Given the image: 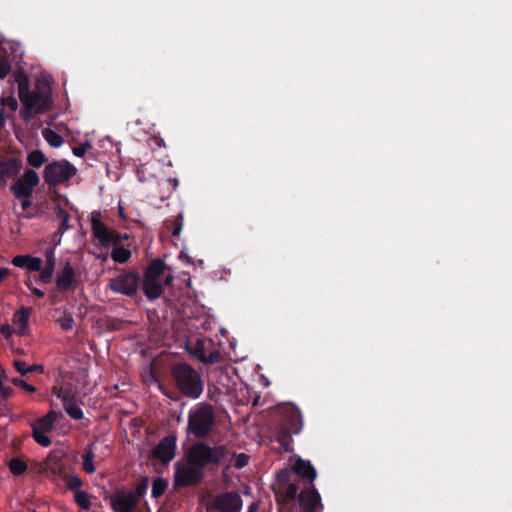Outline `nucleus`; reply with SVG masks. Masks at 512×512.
I'll return each instance as SVG.
<instances>
[{"instance_id":"obj_10","label":"nucleus","mask_w":512,"mask_h":512,"mask_svg":"<svg viewBox=\"0 0 512 512\" xmlns=\"http://www.w3.org/2000/svg\"><path fill=\"white\" fill-rule=\"evenodd\" d=\"M204 477V472L187 460V463L177 462L174 472L175 487H190L198 485Z\"/></svg>"},{"instance_id":"obj_7","label":"nucleus","mask_w":512,"mask_h":512,"mask_svg":"<svg viewBox=\"0 0 512 512\" xmlns=\"http://www.w3.org/2000/svg\"><path fill=\"white\" fill-rule=\"evenodd\" d=\"M243 500L237 491H225L215 495L207 504V512H241Z\"/></svg>"},{"instance_id":"obj_38","label":"nucleus","mask_w":512,"mask_h":512,"mask_svg":"<svg viewBox=\"0 0 512 512\" xmlns=\"http://www.w3.org/2000/svg\"><path fill=\"white\" fill-rule=\"evenodd\" d=\"M18 179L20 181L25 182L26 184H28V186L32 187L33 189L40 182L38 174L34 170H32V169L26 170L24 175L21 178H18Z\"/></svg>"},{"instance_id":"obj_36","label":"nucleus","mask_w":512,"mask_h":512,"mask_svg":"<svg viewBox=\"0 0 512 512\" xmlns=\"http://www.w3.org/2000/svg\"><path fill=\"white\" fill-rule=\"evenodd\" d=\"M74 501L82 510H89L91 508L90 497L88 493L83 490L74 493Z\"/></svg>"},{"instance_id":"obj_40","label":"nucleus","mask_w":512,"mask_h":512,"mask_svg":"<svg viewBox=\"0 0 512 512\" xmlns=\"http://www.w3.org/2000/svg\"><path fill=\"white\" fill-rule=\"evenodd\" d=\"M27 266L25 268L29 269L30 271H40L42 269V259L39 257H34L28 255L27 259Z\"/></svg>"},{"instance_id":"obj_21","label":"nucleus","mask_w":512,"mask_h":512,"mask_svg":"<svg viewBox=\"0 0 512 512\" xmlns=\"http://www.w3.org/2000/svg\"><path fill=\"white\" fill-rule=\"evenodd\" d=\"M142 290L144 295L150 300L158 299L164 292L162 283L158 280H142Z\"/></svg>"},{"instance_id":"obj_50","label":"nucleus","mask_w":512,"mask_h":512,"mask_svg":"<svg viewBox=\"0 0 512 512\" xmlns=\"http://www.w3.org/2000/svg\"><path fill=\"white\" fill-rule=\"evenodd\" d=\"M69 221H70V215L63 216L60 219V224H59L58 230H60L62 233L69 230L71 228V226L69 225Z\"/></svg>"},{"instance_id":"obj_55","label":"nucleus","mask_w":512,"mask_h":512,"mask_svg":"<svg viewBox=\"0 0 512 512\" xmlns=\"http://www.w3.org/2000/svg\"><path fill=\"white\" fill-rule=\"evenodd\" d=\"M10 274V270L6 267L0 268V283Z\"/></svg>"},{"instance_id":"obj_32","label":"nucleus","mask_w":512,"mask_h":512,"mask_svg":"<svg viewBox=\"0 0 512 512\" xmlns=\"http://www.w3.org/2000/svg\"><path fill=\"white\" fill-rule=\"evenodd\" d=\"M149 486V478L143 477L141 481L136 485L134 491H127L129 494L135 497L139 504L141 498L146 494Z\"/></svg>"},{"instance_id":"obj_15","label":"nucleus","mask_w":512,"mask_h":512,"mask_svg":"<svg viewBox=\"0 0 512 512\" xmlns=\"http://www.w3.org/2000/svg\"><path fill=\"white\" fill-rule=\"evenodd\" d=\"M298 500L303 512H315L317 507L323 509L320 494L314 485L302 490L298 495Z\"/></svg>"},{"instance_id":"obj_58","label":"nucleus","mask_w":512,"mask_h":512,"mask_svg":"<svg viewBox=\"0 0 512 512\" xmlns=\"http://www.w3.org/2000/svg\"><path fill=\"white\" fill-rule=\"evenodd\" d=\"M8 332H9V326H2V327H1V333H2L3 335H7V334H8Z\"/></svg>"},{"instance_id":"obj_48","label":"nucleus","mask_w":512,"mask_h":512,"mask_svg":"<svg viewBox=\"0 0 512 512\" xmlns=\"http://www.w3.org/2000/svg\"><path fill=\"white\" fill-rule=\"evenodd\" d=\"M27 259H28V255H17L15 256L11 263L15 266V267H18V268H25V266H27Z\"/></svg>"},{"instance_id":"obj_13","label":"nucleus","mask_w":512,"mask_h":512,"mask_svg":"<svg viewBox=\"0 0 512 512\" xmlns=\"http://www.w3.org/2000/svg\"><path fill=\"white\" fill-rule=\"evenodd\" d=\"M176 441L174 435L164 437L152 450V457L162 464H168L175 457Z\"/></svg>"},{"instance_id":"obj_11","label":"nucleus","mask_w":512,"mask_h":512,"mask_svg":"<svg viewBox=\"0 0 512 512\" xmlns=\"http://www.w3.org/2000/svg\"><path fill=\"white\" fill-rule=\"evenodd\" d=\"M37 471L46 475L52 481H57L65 477L66 465L64 462V455L61 451H52L47 458L36 464Z\"/></svg>"},{"instance_id":"obj_49","label":"nucleus","mask_w":512,"mask_h":512,"mask_svg":"<svg viewBox=\"0 0 512 512\" xmlns=\"http://www.w3.org/2000/svg\"><path fill=\"white\" fill-rule=\"evenodd\" d=\"M88 148H91V144L86 142L73 148V154L78 157H83Z\"/></svg>"},{"instance_id":"obj_12","label":"nucleus","mask_w":512,"mask_h":512,"mask_svg":"<svg viewBox=\"0 0 512 512\" xmlns=\"http://www.w3.org/2000/svg\"><path fill=\"white\" fill-rule=\"evenodd\" d=\"M186 350L203 364H216L221 357L217 349H212L208 354L206 353V340L203 338H198L195 342H188Z\"/></svg>"},{"instance_id":"obj_2","label":"nucleus","mask_w":512,"mask_h":512,"mask_svg":"<svg viewBox=\"0 0 512 512\" xmlns=\"http://www.w3.org/2000/svg\"><path fill=\"white\" fill-rule=\"evenodd\" d=\"M276 411L279 415L276 425L275 441L280 444L284 452H292L293 435H298L303 428V419L300 409L291 403L278 405Z\"/></svg>"},{"instance_id":"obj_62","label":"nucleus","mask_w":512,"mask_h":512,"mask_svg":"<svg viewBox=\"0 0 512 512\" xmlns=\"http://www.w3.org/2000/svg\"><path fill=\"white\" fill-rule=\"evenodd\" d=\"M25 217L28 218V219H31V218H33V214L28 213V214H26Z\"/></svg>"},{"instance_id":"obj_4","label":"nucleus","mask_w":512,"mask_h":512,"mask_svg":"<svg viewBox=\"0 0 512 512\" xmlns=\"http://www.w3.org/2000/svg\"><path fill=\"white\" fill-rule=\"evenodd\" d=\"M229 454L226 445L210 446L206 442L194 443L187 452V460L204 472L208 465L218 467Z\"/></svg>"},{"instance_id":"obj_59","label":"nucleus","mask_w":512,"mask_h":512,"mask_svg":"<svg viewBox=\"0 0 512 512\" xmlns=\"http://www.w3.org/2000/svg\"><path fill=\"white\" fill-rule=\"evenodd\" d=\"M256 511H257V506L255 504H251L248 507V511L247 512H256Z\"/></svg>"},{"instance_id":"obj_8","label":"nucleus","mask_w":512,"mask_h":512,"mask_svg":"<svg viewBox=\"0 0 512 512\" xmlns=\"http://www.w3.org/2000/svg\"><path fill=\"white\" fill-rule=\"evenodd\" d=\"M140 275L136 271H128L110 279L108 288L122 295L133 297L137 294L140 286Z\"/></svg>"},{"instance_id":"obj_19","label":"nucleus","mask_w":512,"mask_h":512,"mask_svg":"<svg viewBox=\"0 0 512 512\" xmlns=\"http://www.w3.org/2000/svg\"><path fill=\"white\" fill-rule=\"evenodd\" d=\"M22 168V162L19 159L12 158L0 162V180L6 184L9 178H15Z\"/></svg>"},{"instance_id":"obj_61","label":"nucleus","mask_w":512,"mask_h":512,"mask_svg":"<svg viewBox=\"0 0 512 512\" xmlns=\"http://www.w3.org/2000/svg\"><path fill=\"white\" fill-rule=\"evenodd\" d=\"M26 286L32 291L35 287L32 285V282L30 280L25 282Z\"/></svg>"},{"instance_id":"obj_3","label":"nucleus","mask_w":512,"mask_h":512,"mask_svg":"<svg viewBox=\"0 0 512 512\" xmlns=\"http://www.w3.org/2000/svg\"><path fill=\"white\" fill-rule=\"evenodd\" d=\"M175 386L187 398L198 399L204 390L200 373L188 363H176L171 368Z\"/></svg>"},{"instance_id":"obj_37","label":"nucleus","mask_w":512,"mask_h":512,"mask_svg":"<svg viewBox=\"0 0 512 512\" xmlns=\"http://www.w3.org/2000/svg\"><path fill=\"white\" fill-rule=\"evenodd\" d=\"M250 456L246 453H234L230 461L231 465L236 469H242L249 464Z\"/></svg>"},{"instance_id":"obj_41","label":"nucleus","mask_w":512,"mask_h":512,"mask_svg":"<svg viewBox=\"0 0 512 512\" xmlns=\"http://www.w3.org/2000/svg\"><path fill=\"white\" fill-rule=\"evenodd\" d=\"M283 494H284V497L286 498V500H288V501L295 500L296 497L299 495L298 494V485L295 483H290V484L286 485V489L284 490Z\"/></svg>"},{"instance_id":"obj_60","label":"nucleus","mask_w":512,"mask_h":512,"mask_svg":"<svg viewBox=\"0 0 512 512\" xmlns=\"http://www.w3.org/2000/svg\"><path fill=\"white\" fill-rule=\"evenodd\" d=\"M172 280H173V276L172 275H167L165 277V284H167V285L170 284Z\"/></svg>"},{"instance_id":"obj_17","label":"nucleus","mask_w":512,"mask_h":512,"mask_svg":"<svg viewBox=\"0 0 512 512\" xmlns=\"http://www.w3.org/2000/svg\"><path fill=\"white\" fill-rule=\"evenodd\" d=\"M55 282L56 287L61 292L74 290L76 283L75 270L70 261H66L58 271Z\"/></svg>"},{"instance_id":"obj_43","label":"nucleus","mask_w":512,"mask_h":512,"mask_svg":"<svg viewBox=\"0 0 512 512\" xmlns=\"http://www.w3.org/2000/svg\"><path fill=\"white\" fill-rule=\"evenodd\" d=\"M276 480L279 485L286 486V485L290 484V480H291L290 471L287 469H282V470L278 471L276 474Z\"/></svg>"},{"instance_id":"obj_46","label":"nucleus","mask_w":512,"mask_h":512,"mask_svg":"<svg viewBox=\"0 0 512 512\" xmlns=\"http://www.w3.org/2000/svg\"><path fill=\"white\" fill-rule=\"evenodd\" d=\"M147 144L153 151L165 146L164 140L159 136H150L147 139Z\"/></svg>"},{"instance_id":"obj_14","label":"nucleus","mask_w":512,"mask_h":512,"mask_svg":"<svg viewBox=\"0 0 512 512\" xmlns=\"http://www.w3.org/2000/svg\"><path fill=\"white\" fill-rule=\"evenodd\" d=\"M53 393L61 399L66 413L74 420H81L84 417L82 409L77 405L75 396L70 390L53 387Z\"/></svg>"},{"instance_id":"obj_34","label":"nucleus","mask_w":512,"mask_h":512,"mask_svg":"<svg viewBox=\"0 0 512 512\" xmlns=\"http://www.w3.org/2000/svg\"><path fill=\"white\" fill-rule=\"evenodd\" d=\"M61 480L65 481L66 486L70 491H81L80 488L83 486V481L78 475H68L66 473L65 477Z\"/></svg>"},{"instance_id":"obj_35","label":"nucleus","mask_w":512,"mask_h":512,"mask_svg":"<svg viewBox=\"0 0 512 512\" xmlns=\"http://www.w3.org/2000/svg\"><path fill=\"white\" fill-rule=\"evenodd\" d=\"M94 459V452L91 447L87 448L85 450V453L83 455V470L87 474H92L95 472V466L93 463Z\"/></svg>"},{"instance_id":"obj_47","label":"nucleus","mask_w":512,"mask_h":512,"mask_svg":"<svg viewBox=\"0 0 512 512\" xmlns=\"http://www.w3.org/2000/svg\"><path fill=\"white\" fill-rule=\"evenodd\" d=\"M3 106L7 107L11 111H16L18 108V102L15 97L9 96L2 99Z\"/></svg>"},{"instance_id":"obj_57","label":"nucleus","mask_w":512,"mask_h":512,"mask_svg":"<svg viewBox=\"0 0 512 512\" xmlns=\"http://www.w3.org/2000/svg\"><path fill=\"white\" fill-rule=\"evenodd\" d=\"M31 292H32L34 295H36L37 297H39V298H42V297H44V295H45L44 291H42V290H40V289H38V288H36V287H35L34 289H32V291H31Z\"/></svg>"},{"instance_id":"obj_42","label":"nucleus","mask_w":512,"mask_h":512,"mask_svg":"<svg viewBox=\"0 0 512 512\" xmlns=\"http://www.w3.org/2000/svg\"><path fill=\"white\" fill-rule=\"evenodd\" d=\"M12 66L7 57L0 55V79H4L11 71Z\"/></svg>"},{"instance_id":"obj_28","label":"nucleus","mask_w":512,"mask_h":512,"mask_svg":"<svg viewBox=\"0 0 512 512\" xmlns=\"http://www.w3.org/2000/svg\"><path fill=\"white\" fill-rule=\"evenodd\" d=\"M42 136L47 143L54 148L60 147L64 142L62 136L51 128H44L42 130Z\"/></svg>"},{"instance_id":"obj_44","label":"nucleus","mask_w":512,"mask_h":512,"mask_svg":"<svg viewBox=\"0 0 512 512\" xmlns=\"http://www.w3.org/2000/svg\"><path fill=\"white\" fill-rule=\"evenodd\" d=\"M60 327L64 331H70L73 329L74 326V319L71 315H65L64 317H61L57 320Z\"/></svg>"},{"instance_id":"obj_45","label":"nucleus","mask_w":512,"mask_h":512,"mask_svg":"<svg viewBox=\"0 0 512 512\" xmlns=\"http://www.w3.org/2000/svg\"><path fill=\"white\" fill-rule=\"evenodd\" d=\"M12 384L15 385L16 387H20L22 389H24L25 391L29 392V393H33L36 391V388L31 385V384H28L27 382H25L23 379L21 378H18V377H15L11 380Z\"/></svg>"},{"instance_id":"obj_53","label":"nucleus","mask_w":512,"mask_h":512,"mask_svg":"<svg viewBox=\"0 0 512 512\" xmlns=\"http://www.w3.org/2000/svg\"><path fill=\"white\" fill-rule=\"evenodd\" d=\"M63 234L64 233H62L58 229L53 233L51 239H52V242H53L54 246H57V245H59L61 243V239H62ZM53 248L55 249V247H53Z\"/></svg>"},{"instance_id":"obj_51","label":"nucleus","mask_w":512,"mask_h":512,"mask_svg":"<svg viewBox=\"0 0 512 512\" xmlns=\"http://www.w3.org/2000/svg\"><path fill=\"white\" fill-rule=\"evenodd\" d=\"M54 213L56 214L57 218L61 219L63 216H68L69 213L62 207L60 203H55L54 205Z\"/></svg>"},{"instance_id":"obj_56","label":"nucleus","mask_w":512,"mask_h":512,"mask_svg":"<svg viewBox=\"0 0 512 512\" xmlns=\"http://www.w3.org/2000/svg\"><path fill=\"white\" fill-rule=\"evenodd\" d=\"M167 182L171 184L173 190H176L179 185V181L177 178H168Z\"/></svg>"},{"instance_id":"obj_52","label":"nucleus","mask_w":512,"mask_h":512,"mask_svg":"<svg viewBox=\"0 0 512 512\" xmlns=\"http://www.w3.org/2000/svg\"><path fill=\"white\" fill-rule=\"evenodd\" d=\"M13 394V389L9 386H3V388L0 389V396L3 399H8Z\"/></svg>"},{"instance_id":"obj_23","label":"nucleus","mask_w":512,"mask_h":512,"mask_svg":"<svg viewBox=\"0 0 512 512\" xmlns=\"http://www.w3.org/2000/svg\"><path fill=\"white\" fill-rule=\"evenodd\" d=\"M166 269V264L162 259H155L150 262L144 272L143 279L158 280Z\"/></svg>"},{"instance_id":"obj_31","label":"nucleus","mask_w":512,"mask_h":512,"mask_svg":"<svg viewBox=\"0 0 512 512\" xmlns=\"http://www.w3.org/2000/svg\"><path fill=\"white\" fill-rule=\"evenodd\" d=\"M168 488V481L164 478L158 477L155 478L152 484V497L159 498L161 497Z\"/></svg>"},{"instance_id":"obj_22","label":"nucleus","mask_w":512,"mask_h":512,"mask_svg":"<svg viewBox=\"0 0 512 512\" xmlns=\"http://www.w3.org/2000/svg\"><path fill=\"white\" fill-rule=\"evenodd\" d=\"M58 419V414L51 410L45 416L38 418L33 424L32 429H36L43 432L52 431L55 422Z\"/></svg>"},{"instance_id":"obj_5","label":"nucleus","mask_w":512,"mask_h":512,"mask_svg":"<svg viewBox=\"0 0 512 512\" xmlns=\"http://www.w3.org/2000/svg\"><path fill=\"white\" fill-rule=\"evenodd\" d=\"M215 425L214 407L206 402L198 403L190 410L187 432L195 438L203 439L210 435Z\"/></svg>"},{"instance_id":"obj_29","label":"nucleus","mask_w":512,"mask_h":512,"mask_svg":"<svg viewBox=\"0 0 512 512\" xmlns=\"http://www.w3.org/2000/svg\"><path fill=\"white\" fill-rule=\"evenodd\" d=\"M131 257V251L123 246H114L111 252V258L114 262L123 264Z\"/></svg>"},{"instance_id":"obj_24","label":"nucleus","mask_w":512,"mask_h":512,"mask_svg":"<svg viewBox=\"0 0 512 512\" xmlns=\"http://www.w3.org/2000/svg\"><path fill=\"white\" fill-rule=\"evenodd\" d=\"M30 314L31 308L21 307L13 316V322L20 328L21 334L28 328Z\"/></svg>"},{"instance_id":"obj_26","label":"nucleus","mask_w":512,"mask_h":512,"mask_svg":"<svg viewBox=\"0 0 512 512\" xmlns=\"http://www.w3.org/2000/svg\"><path fill=\"white\" fill-rule=\"evenodd\" d=\"M164 226L173 237H178L183 227V214L178 213V215L175 216L174 218L166 219L164 222Z\"/></svg>"},{"instance_id":"obj_25","label":"nucleus","mask_w":512,"mask_h":512,"mask_svg":"<svg viewBox=\"0 0 512 512\" xmlns=\"http://www.w3.org/2000/svg\"><path fill=\"white\" fill-rule=\"evenodd\" d=\"M11 191L17 199H21V198H31L33 195L34 189L32 187L28 186V184H26L25 182L20 181L19 179H16V181L11 186Z\"/></svg>"},{"instance_id":"obj_20","label":"nucleus","mask_w":512,"mask_h":512,"mask_svg":"<svg viewBox=\"0 0 512 512\" xmlns=\"http://www.w3.org/2000/svg\"><path fill=\"white\" fill-rule=\"evenodd\" d=\"M46 264L43 269H41L40 280L43 283H50L53 277V273L55 270V249L49 248L45 251Z\"/></svg>"},{"instance_id":"obj_18","label":"nucleus","mask_w":512,"mask_h":512,"mask_svg":"<svg viewBox=\"0 0 512 512\" xmlns=\"http://www.w3.org/2000/svg\"><path fill=\"white\" fill-rule=\"evenodd\" d=\"M293 472L311 485L317 477V472L310 461L298 458L292 466Z\"/></svg>"},{"instance_id":"obj_39","label":"nucleus","mask_w":512,"mask_h":512,"mask_svg":"<svg viewBox=\"0 0 512 512\" xmlns=\"http://www.w3.org/2000/svg\"><path fill=\"white\" fill-rule=\"evenodd\" d=\"M47 432L32 429V437L35 442L43 447L51 445V439L46 435Z\"/></svg>"},{"instance_id":"obj_54","label":"nucleus","mask_w":512,"mask_h":512,"mask_svg":"<svg viewBox=\"0 0 512 512\" xmlns=\"http://www.w3.org/2000/svg\"><path fill=\"white\" fill-rule=\"evenodd\" d=\"M22 199V202H21V207L24 211L28 210L30 207H31V198H21Z\"/></svg>"},{"instance_id":"obj_30","label":"nucleus","mask_w":512,"mask_h":512,"mask_svg":"<svg viewBox=\"0 0 512 512\" xmlns=\"http://www.w3.org/2000/svg\"><path fill=\"white\" fill-rule=\"evenodd\" d=\"M8 467H9L10 472L14 476L23 475L27 471V468H28L26 462L24 460H22L21 458H12L8 462Z\"/></svg>"},{"instance_id":"obj_27","label":"nucleus","mask_w":512,"mask_h":512,"mask_svg":"<svg viewBox=\"0 0 512 512\" xmlns=\"http://www.w3.org/2000/svg\"><path fill=\"white\" fill-rule=\"evenodd\" d=\"M14 368L18 373H20L22 376H26L29 373H43L44 367L39 364H33L30 366H27L26 363L22 360H14L13 362Z\"/></svg>"},{"instance_id":"obj_6","label":"nucleus","mask_w":512,"mask_h":512,"mask_svg":"<svg viewBox=\"0 0 512 512\" xmlns=\"http://www.w3.org/2000/svg\"><path fill=\"white\" fill-rule=\"evenodd\" d=\"M77 170L74 165L66 160L54 161L45 166L43 171L44 181L49 186H58L75 176Z\"/></svg>"},{"instance_id":"obj_1","label":"nucleus","mask_w":512,"mask_h":512,"mask_svg":"<svg viewBox=\"0 0 512 512\" xmlns=\"http://www.w3.org/2000/svg\"><path fill=\"white\" fill-rule=\"evenodd\" d=\"M14 81L18 86V96L23 104L20 116L25 122H30L36 114H43L50 110L52 105L49 88H41L36 85L33 91H30V83L27 75L22 71H17L14 75Z\"/></svg>"},{"instance_id":"obj_16","label":"nucleus","mask_w":512,"mask_h":512,"mask_svg":"<svg viewBox=\"0 0 512 512\" xmlns=\"http://www.w3.org/2000/svg\"><path fill=\"white\" fill-rule=\"evenodd\" d=\"M110 502L114 512H132L138 506L135 497L123 490L116 491Z\"/></svg>"},{"instance_id":"obj_33","label":"nucleus","mask_w":512,"mask_h":512,"mask_svg":"<svg viewBox=\"0 0 512 512\" xmlns=\"http://www.w3.org/2000/svg\"><path fill=\"white\" fill-rule=\"evenodd\" d=\"M44 153L40 150H34L28 154V164L34 168L41 167L46 162Z\"/></svg>"},{"instance_id":"obj_9","label":"nucleus","mask_w":512,"mask_h":512,"mask_svg":"<svg viewBox=\"0 0 512 512\" xmlns=\"http://www.w3.org/2000/svg\"><path fill=\"white\" fill-rule=\"evenodd\" d=\"M91 228L93 236L100 242L103 247H108L111 244L118 246V243L129 239V235L127 233L121 234L109 230L107 226L100 221L99 213L97 212H93L91 214Z\"/></svg>"}]
</instances>
